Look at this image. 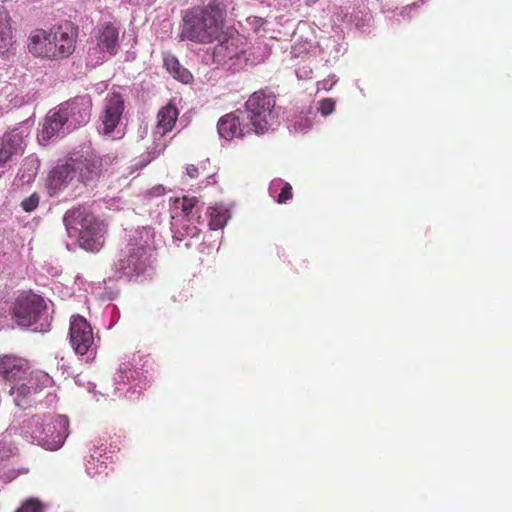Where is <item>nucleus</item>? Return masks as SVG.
Listing matches in <instances>:
<instances>
[{
	"label": "nucleus",
	"instance_id": "obj_39",
	"mask_svg": "<svg viewBox=\"0 0 512 512\" xmlns=\"http://www.w3.org/2000/svg\"><path fill=\"white\" fill-rule=\"evenodd\" d=\"M156 157V154L154 153L153 155H151V152H149L147 155H143L142 156V160H141V167H144L146 166L148 163H150L152 161V159H154Z\"/></svg>",
	"mask_w": 512,
	"mask_h": 512
},
{
	"label": "nucleus",
	"instance_id": "obj_8",
	"mask_svg": "<svg viewBox=\"0 0 512 512\" xmlns=\"http://www.w3.org/2000/svg\"><path fill=\"white\" fill-rule=\"evenodd\" d=\"M149 360L142 354H133L125 358L114 376L115 394L127 399H134L148 385Z\"/></svg>",
	"mask_w": 512,
	"mask_h": 512
},
{
	"label": "nucleus",
	"instance_id": "obj_2",
	"mask_svg": "<svg viewBox=\"0 0 512 512\" xmlns=\"http://www.w3.org/2000/svg\"><path fill=\"white\" fill-rule=\"evenodd\" d=\"M78 33V27L67 20L49 30L35 29L28 37V50L33 56L47 60L67 59L76 49Z\"/></svg>",
	"mask_w": 512,
	"mask_h": 512
},
{
	"label": "nucleus",
	"instance_id": "obj_20",
	"mask_svg": "<svg viewBox=\"0 0 512 512\" xmlns=\"http://www.w3.org/2000/svg\"><path fill=\"white\" fill-rule=\"evenodd\" d=\"M65 118L66 117L64 113L60 111L59 106L51 110L45 118L40 140L49 141L54 137H63L74 130L68 125V122L65 120Z\"/></svg>",
	"mask_w": 512,
	"mask_h": 512
},
{
	"label": "nucleus",
	"instance_id": "obj_23",
	"mask_svg": "<svg viewBox=\"0 0 512 512\" xmlns=\"http://www.w3.org/2000/svg\"><path fill=\"white\" fill-rule=\"evenodd\" d=\"M14 43L9 12L5 6L0 5V55L9 54Z\"/></svg>",
	"mask_w": 512,
	"mask_h": 512
},
{
	"label": "nucleus",
	"instance_id": "obj_9",
	"mask_svg": "<svg viewBox=\"0 0 512 512\" xmlns=\"http://www.w3.org/2000/svg\"><path fill=\"white\" fill-rule=\"evenodd\" d=\"M198 200L195 197L170 198L171 232L175 241L181 242L187 238L186 248L192 246L191 240L199 236L201 229L200 216L197 208Z\"/></svg>",
	"mask_w": 512,
	"mask_h": 512
},
{
	"label": "nucleus",
	"instance_id": "obj_7",
	"mask_svg": "<svg viewBox=\"0 0 512 512\" xmlns=\"http://www.w3.org/2000/svg\"><path fill=\"white\" fill-rule=\"evenodd\" d=\"M242 112L257 135L272 132L280 125L281 107L276 105V97L269 90L254 92Z\"/></svg>",
	"mask_w": 512,
	"mask_h": 512
},
{
	"label": "nucleus",
	"instance_id": "obj_29",
	"mask_svg": "<svg viewBox=\"0 0 512 512\" xmlns=\"http://www.w3.org/2000/svg\"><path fill=\"white\" fill-rule=\"evenodd\" d=\"M319 50L322 55V60L329 63L338 59L340 46L335 39L326 38L319 43Z\"/></svg>",
	"mask_w": 512,
	"mask_h": 512
},
{
	"label": "nucleus",
	"instance_id": "obj_40",
	"mask_svg": "<svg viewBox=\"0 0 512 512\" xmlns=\"http://www.w3.org/2000/svg\"><path fill=\"white\" fill-rule=\"evenodd\" d=\"M95 387L96 385L92 382H87V385H86V389L91 392V393H94L95 391Z\"/></svg>",
	"mask_w": 512,
	"mask_h": 512
},
{
	"label": "nucleus",
	"instance_id": "obj_43",
	"mask_svg": "<svg viewBox=\"0 0 512 512\" xmlns=\"http://www.w3.org/2000/svg\"><path fill=\"white\" fill-rule=\"evenodd\" d=\"M76 382L79 384V385H82L80 379H77Z\"/></svg>",
	"mask_w": 512,
	"mask_h": 512
},
{
	"label": "nucleus",
	"instance_id": "obj_26",
	"mask_svg": "<svg viewBox=\"0 0 512 512\" xmlns=\"http://www.w3.org/2000/svg\"><path fill=\"white\" fill-rule=\"evenodd\" d=\"M164 66L166 67L167 71L177 80L181 81L182 83L184 84H187L189 83L193 76L192 74L185 68L183 67L180 62L178 61V59L171 55V54H166L164 56Z\"/></svg>",
	"mask_w": 512,
	"mask_h": 512
},
{
	"label": "nucleus",
	"instance_id": "obj_30",
	"mask_svg": "<svg viewBox=\"0 0 512 512\" xmlns=\"http://www.w3.org/2000/svg\"><path fill=\"white\" fill-rule=\"evenodd\" d=\"M47 505L40 499L30 497L25 499L15 512H45Z\"/></svg>",
	"mask_w": 512,
	"mask_h": 512
},
{
	"label": "nucleus",
	"instance_id": "obj_11",
	"mask_svg": "<svg viewBox=\"0 0 512 512\" xmlns=\"http://www.w3.org/2000/svg\"><path fill=\"white\" fill-rule=\"evenodd\" d=\"M80 184L94 185L102 175V158L90 144H84L68 157Z\"/></svg>",
	"mask_w": 512,
	"mask_h": 512
},
{
	"label": "nucleus",
	"instance_id": "obj_41",
	"mask_svg": "<svg viewBox=\"0 0 512 512\" xmlns=\"http://www.w3.org/2000/svg\"><path fill=\"white\" fill-rule=\"evenodd\" d=\"M45 399L47 400V403H48V402H49V403H51V402H53V401H54V399H55V395H54V394H52V393H47V395L45 396Z\"/></svg>",
	"mask_w": 512,
	"mask_h": 512
},
{
	"label": "nucleus",
	"instance_id": "obj_25",
	"mask_svg": "<svg viewBox=\"0 0 512 512\" xmlns=\"http://www.w3.org/2000/svg\"><path fill=\"white\" fill-rule=\"evenodd\" d=\"M40 163L38 158L35 155H30L26 157L21 167L17 173L16 180L19 185H25L30 184L34 181L38 169H39Z\"/></svg>",
	"mask_w": 512,
	"mask_h": 512
},
{
	"label": "nucleus",
	"instance_id": "obj_21",
	"mask_svg": "<svg viewBox=\"0 0 512 512\" xmlns=\"http://www.w3.org/2000/svg\"><path fill=\"white\" fill-rule=\"evenodd\" d=\"M108 457L106 455V447L93 444L89 448L88 455L84 458L85 472L91 477L107 475Z\"/></svg>",
	"mask_w": 512,
	"mask_h": 512
},
{
	"label": "nucleus",
	"instance_id": "obj_35",
	"mask_svg": "<svg viewBox=\"0 0 512 512\" xmlns=\"http://www.w3.org/2000/svg\"><path fill=\"white\" fill-rule=\"evenodd\" d=\"M166 189L163 185L158 184L144 192L143 197L145 200H152L153 198L161 197L165 194Z\"/></svg>",
	"mask_w": 512,
	"mask_h": 512
},
{
	"label": "nucleus",
	"instance_id": "obj_31",
	"mask_svg": "<svg viewBox=\"0 0 512 512\" xmlns=\"http://www.w3.org/2000/svg\"><path fill=\"white\" fill-rule=\"evenodd\" d=\"M313 123L308 115L300 114L294 117L290 129L294 132L305 133L311 129Z\"/></svg>",
	"mask_w": 512,
	"mask_h": 512
},
{
	"label": "nucleus",
	"instance_id": "obj_36",
	"mask_svg": "<svg viewBox=\"0 0 512 512\" xmlns=\"http://www.w3.org/2000/svg\"><path fill=\"white\" fill-rule=\"evenodd\" d=\"M312 68L309 65L298 66L295 70V74L298 79H310L312 76Z\"/></svg>",
	"mask_w": 512,
	"mask_h": 512
},
{
	"label": "nucleus",
	"instance_id": "obj_34",
	"mask_svg": "<svg viewBox=\"0 0 512 512\" xmlns=\"http://www.w3.org/2000/svg\"><path fill=\"white\" fill-rule=\"evenodd\" d=\"M39 200H40L39 195L37 193H33L32 195H30L29 197L25 198L21 202V207L26 212H32L39 205Z\"/></svg>",
	"mask_w": 512,
	"mask_h": 512
},
{
	"label": "nucleus",
	"instance_id": "obj_10",
	"mask_svg": "<svg viewBox=\"0 0 512 512\" xmlns=\"http://www.w3.org/2000/svg\"><path fill=\"white\" fill-rule=\"evenodd\" d=\"M95 42L88 49L87 61L92 66H97L119 50V29L112 22L100 23L93 32Z\"/></svg>",
	"mask_w": 512,
	"mask_h": 512
},
{
	"label": "nucleus",
	"instance_id": "obj_17",
	"mask_svg": "<svg viewBox=\"0 0 512 512\" xmlns=\"http://www.w3.org/2000/svg\"><path fill=\"white\" fill-rule=\"evenodd\" d=\"M79 184L77 174H75L69 158L64 163L57 164L50 171L47 179V189L51 196H55L68 188L75 191Z\"/></svg>",
	"mask_w": 512,
	"mask_h": 512
},
{
	"label": "nucleus",
	"instance_id": "obj_32",
	"mask_svg": "<svg viewBox=\"0 0 512 512\" xmlns=\"http://www.w3.org/2000/svg\"><path fill=\"white\" fill-rule=\"evenodd\" d=\"M14 452V448L10 441L7 440L6 435L0 437V464L9 459Z\"/></svg>",
	"mask_w": 512,
	"mask_h": 512
},
{
	"label": "nucleus",
	"instance_id": "obj_19",
	"mask_svg": "<svg viewBox=\"0 0 512 512\" xmlns=\"http://www.w3.org/2000/svg\"><path fill=\"white\" fill-rule=\"evenodd\" d=\"M29 134L28 126L22 124L0 137V166L11 159L12 156L23 152Z\"/></svg>",
	"mask_w": 512,
	"mask_h": 512
},
{
	"label": "nucleus",
	"instance_id": "obj_38",
	"mask_svg": "<svg viewBox=\"0 0 512 512\" xmlns=\"http://www.w3.org/2000/svg\"><path fill=\"white\" fill-rule=\"evenodd\" d=\"M186 173L190 178L195 179L199 176V169L195 165L189 164L186 166Z\"/></svg>",
	"mask_w": 512,
	"mask_h": 512
},
{
	"label": "nucleus",
	"instance_id": "obj_4",
	"mask_svg": "<svg viewBox=\"0 0 512 512\" xmlns=\"http://www.w3.org/2000/svg\"><path fill=\"white\" fill-rule=\"evenodd\" d=\"M19 434L32 444L56 451L64 445L70 434L69 419L60 414L33 415L23 421Z\"/></svg>",
	"mask_w": 512,
	"mask_h": 512
},
{
	"label": "nucleus",
	"instance_id": "obj_13",
	"mask_svg": "<svg viewBox=\"0 0 512 512\" xmlns=\"http://www.w3.org/2000/svg\"><path fill=\"white\" fill-rule=\"evenodd\" d=\"M12 315L21 327H30L42 318H47V303L34 293L20 294L13 306Z\"/></svg>",
	"mask_w": 512,
	"mask_h": 512
},
{
	"label": "nucleus",
	"instance_id": "obj_22",
	"mask_svg": "<svg viewBox=\"0 0 512 512\" xmlns=\"http://www.w3.org/2000/svg\"><path fill=\"white\" fill-rule=\"evenodd\" d=\"M127 248H145L150 252L155 250V232L150 226L138 227L131 231Z\"/></svg>",
	"mask_w": 512,
	"mask_h": 512
},
{
	"label": "nucleus",
	"instance_id": "obj_18",
	"mask_svg": "<svg viewBox=\"0 0 512 512\" xmlns=\"http://www.w3.org/2000/svg\"><path fill=\"white\" fill-rule=\"evenodd\" d=\"M219 136L225 140L242 138L248 134L254 133L251 125L248 124L244 113L237 110L233 113L222 116L217 123Z\"/></svg>",
	"mask_w": 512,
	"mask_h": 512
},
{
	"label": "nucleus",
	"instance_id": "obj_24",
	"mask_svg": "<svg viewBox=\"0 0 512 512\" xmlns=\"http://www.w3.org/2000/svg\"><path fill=\"white\" fill-rule=\"evenodd\" d=\"M177 117L178 110L174 105L169 103L161 108L157 115L155 135L163 137L170 132L176 123Z\"/></svg>",
	"mask_w": 512,
	"mask_h": 512
},
{
	"label": "nucleus",
	"instance_id": "obj_42",
	"mask_svg": "<svg viewBox=\"0 0 512 512\" xmlns=\"http://www.w3.org/2000/svg\"><path fill=\"white\" fill-rule=\"evenodd\" d=\"M164 147H165V144L162 145V147L158 150L157 154L161 153V151L164 149Z\"/></svg>",
	"mask_w": 512,
	"mask_h": 512
},
{
	"label": "nucleus",
	"instance_id": "obj_15",
	"mask_svg": "<svg viewBox=\"0 0 512 512\" xmlns=\"http://www.w3.org/2000/svg\"><path fill=\"white\" fill-rule=\"evenodd\" d=\"M70 343L75 353L79 356H86V361L95 357L96 348L91 325L80 316H73L70 322Z\"/></svg>",
	"mask_w": 512,
	"mask_h": 512
},
{
	"label": "nucleus",
	"instance_id": "obj_16",
	"mask_svg": "<svg viewBox=\"0 0 512 512\" xmlns=\"http://www.w3.org/2000/svg\"><path fill=\"white\" fill-rule=\"evenodd\" d=\"M65 115L68 125L74 130L86 125L92 114V99L90 95H79L59 105Z\"/></svg>",
	"mask_w": 512,
	"mask_h": 512
},
{
	"label": "nucleus",
	"instance_id": "obj_28",
	"mask_svg": "<svg viewBox=\"0 0 512 512\" xmlns=\"http://www.w3.org/2000/svg\"><path fill=\"white\" fill-rule=\"evenodd\" d=\"M207 214L209 217L208 226L210 230L222 229L230 218L229 210L222 205L209 207Z\"/></svg>",
	"mask_w": 512,
	"mask_h": 512
},
{
	"label": "nucleus",
	"instance_id": "obj_3",
	"mask_svg": "<svg viewBox=\"0 0 512 512\" xmlns=\"http://www.w3.org/2000/svg\"><path fill=\"white\" fill-rule=\"evenodd\" d=\"M227 0H212L206 6H197L184 12L181 40L209 43L218 37L224 19Z\"/></svg>",
	"mask_w": 512,
	"mask_h": 512
},
{
	"label": "nucleus",
	"instance_id": "obj_1",
	"mask_svg": "<svg viewBox=\"0 0 512 512\" xmlns=\"http://www.w3.org/2000/svg\"><path fill=\"white\" fill-rule=\"evenodd\" d=\"M0 379L11 382L9 393L15 405L23 409L42 405L41 393L53 383L48 373L29 372L28 362L12 355L0 357Z\"/></svg>",
	"mask_w": 512,
	"mask_h": 512
},
{
	"label": "nucleus",
	"instance_id": "obj_27",
	"mask_svg": "<svg viewBox=\"0 0 512 512\" xmlns=\"http://www.w3.org/2000/svg\"><path fill=\"white\" fill-rule=\"evenodd\" d=\"M269 194L277 203H286L293 196L292 186L283 179H273L269 185Z\"/></svg>",
	"mask_w": 512,
	"mask_h": 512
},
{
	"label": "nucleus",
	"instance_id": "obj_33",
	"mask_svg": "<svg viewBox=\"0 0 512 512\" xmlns=\"http://www.w3.org/2000/svg\"><path fill=\"white\" fill-rule=\"evenodd\" d=\"M335 100L332 98H325L319 102L318 111L322 116L327 117L335 110Z\"/></svg>",
	"mask_w": 512,
	"mask_h": 512
},
{
	"label": "nucleus",
	"instance_id": "obj_6",
	"mask_svg": "<svg viewBox=\"0 0 512 512\" xmlns=\"http://www.w3.org/2000/svg\"><path fill=\"white\" fill-rule=\"evenodd\" d=\"M67 234L90 252H98L104 244V225L86 206L68 210L63 217Z\"/></svg>",
	"mask_w": 512,
	"mask_h": 512
},
{
	"label": "nucleus",
	"instance_id": "obj_37",
	"mask_svg": "<svg viewBox=\"0 0 512 512\" xmlns=\"http://www.w3.org/2000/svg\"><path fill=\"white\" fill-rule=\"evenodd\" d=\"M337 81V76L335 74H331L326 79L319 82V89L330 90L337 83Z\"/></svg>",
	"mask_w": 512,
	"mask_h": 512
},
{
	"label": "nucleus",
	"instance_id": "obj_12",
	"mask_svg": "<svg viewBox=\"0 0 512 512\" xmlns=\"http://www.w3.org/2000/svg\"><path fill=\"white\" fill-rule=\"evenodd\" d=\"M124 100L120 93H109L104 99L103 112L97 127L100 134L112 140L121 139L124 130L121 125Z\"/></svg>",
	"mask_w": 512,
	"mask_h": 512
},
{
	"label": "nucleus",
	"instance_id": "obj_14",
	"mask_svg": "<svg viewBox=\"0 0 512 512\" xmlns=\"http://www.w3.org/2000/svg\"><path fill=\"white\" fill-rule=\"evenodd\" d=\"M153 253L145 248L126 247L117 269L129 279L149 277L153 271Z\"/></svg>",
	"mask_w": 512,
	"mask_h": 512
},
{
	"label": "nucleus",
	"instance_id": "obj_5",
	"mask_svg": "<svg viewBox=\"0 0 512 512\" xmlns=\"http://www.w3.org/2000/svg\"><path fill=\"white\" fill-rule=\"evenodd\" d=\"M270 55V49L266 44H259L248 53L246 38L238 33L224 37L212 52L213 63L226 70L238 72L248 65H257Z\"/></svg>",
	"mask_w": 512,
	"mask_h": 512
}]
</instances>
